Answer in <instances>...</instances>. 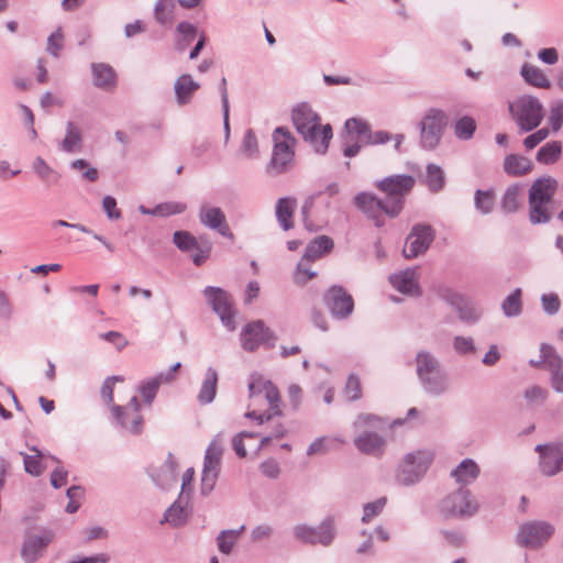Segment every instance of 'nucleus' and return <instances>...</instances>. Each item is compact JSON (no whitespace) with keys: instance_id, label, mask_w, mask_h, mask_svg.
<instances>
[{"instance_id":"nucleus-1","label":"nucleus","mask_w":563,"mask_h":563,"mask_svg":"<svg viewBox=\"0 0 563 563\" xmlns=\"http://www.w3.org/2000/svg\"><path fill=\"white\" fill-rule=\"evenodd\" d=\"M320 120L308 103H299L291 110V121L297 132L317 153L324 154L333 133L331 125H321Z\"/></svg>"},{"instance_id":"nucleus-2","label":"nucleus","mask_w":563,"mask_h":563,"mask_svg":"<svg viewBox=\"0 0 563 563\" xmlns=\"http://www.w3.org/2000/svg\"><path fill=\"white\" fill-rule=\"evenodd\" d=\"M384 424L380 417L372 413H361L356 417L353 422V443L358 452L374 457L384 455L387 441L379 433Z\"/></svg>"},{"instance_id":"nucleus-3","label":"nucleus","mask_w":563,"mask_h":563,"mask_svg":"<svg viewBox=\"0 0 563 563\" xmlns=\"http://www.w3.org/2000/svg\"><path fill=\"white\" fill-rule=\"evenodd\" d=\"M415 362L418 380L426 394L439 397L449 391V375L434 354L421 350L417 353Z\"/></svg>"},{"instance_id":"nucleus-4","label":"nucleus","mask_w":563,"mask_h":563,"mask_svg":"<svg viewBox=\"0 0 563 563\" xmlns=\"http://www.w3.org/2000/svg\"><path fill=\"white\" fill-rule=\"evenodd\" d=\"M249 393L252 401L251 406H256L264 400L268 406V409L264 412L250 410L245 413L246 418L257 421L258 424H263L264 422L282 415V410L279 408V391L271 380L265 379L258 374L252 375L249 384Z\"/></svg>"},{"instance_id":"nucleus-5","label":"nucleus","mask_w":563,"mask_h":563,"mask_svg":"<svg viewBox=\"0 0 563 563\" xmlns=\"http://www.w3.org/2000/svg\"><path fill=\"white\" fill-rule=\"evenodd\" d=\"M272 140L273 152L265 170L268 176L277 177L291 168L297 140L285 126H277L273 131Z\"/></svg>"},{"instance_id":"nucleus-6","label":"nucleus","mask_w":563,"mask_h":563,"mask_svg":"<svg viewBox=\"0 0 563 563\" xmlns=\"http://www.w3.org/2000/svg\"><path fill=\"white\" fill-rule=\"evenodd\" d=\"M511 120L521 133L536 130L545 117V109L539 98L521 95L508 103Z\"/></svg>"},{"instance_id":"nucleus-7","label":"nucleus","mask_w":563,"mask_h":563,"mask_svg":"<svg viewBox=\"0 0 563 563\" xmlns=\"http://www.w3.org/2000/svg\"><path fill=\"white\" fill-rule=\"evenodd\" d=\"M415 178L410 175L399 174L383 178L377 188L386 195V216L396 218L402 210L405 198L415 186Z\"/></svg>"},{"instance_id":"nucleus-8","label":"nucleus","mask_w":563,"mask_h":563,"mask_svg":"<svg viewBox=\"0 0 563 563\" xmlns=\"http://www.w3.org/2000/svg\"><path fill=\"white\" fill-rule=\"evenodd\" d=\"M222 454L223 444L221 441V434L219 433L208 445L203 457L200 485V493L203 496H208L216 487L217 479L221 470Z\"/></svg>"},{"instance_id":"nucleus-9","label":"nucleus","mask_w":563,"mask_h":563,"mask_svg":"<svg viewBox=\"0 0 563 563\" xmlns=\"http://www.w3.org/2000/svg\"><path fill=\"white\" fill-rule=\"evenodd\" d=\"M479 509V504L471 490L460 487L440 503V511L445 517L470 518Z\"/></svg>"},{"instance_id":"nucleus-10","label":"nucleus","mask_w":563,"mask_h":563,"mask_svg":"<svg viewBox=\"0 0 563 563\" xmlns=\"http://www.w3.org/2000/svg\"><path fill=\"white\" fill-rule=\"evenodd\" d=\"M432 462V454L428 451H416L404 456L397 472V482L404 486H411L420 482Z\"/></svg>"},{"instance_id":"nucleus-11","label":"nucleus","mask_w":563,"mask_h":563,"mask_svg":"<svg viewBox=\"0 0 563 563\" xmlns=\"http://www.w3.org/2000/svg\"><path fill=\"white\" fill-rule=\"evenodd\" d=\"M420 144L424 150L435 148L448 125L446 113L438 108H430L426 111L420 122Z\"/></svg>"},{"instance_id":"nucleus-12","label":"nucleus","mask_w":563,"mask_h":563,"mask_svg":"<svg viewBox=\"0 0 563 563\" xmlns=\"http://www.w3.org/2000/svg\"><path fill=\"white\" fill-rule=\"evenodd\" d=\"M294 536L303 543L328 547L335 537L334 518L327 517L318 527L297 525L294 527Z\"/></svg>"},{"instance_id":"nucleus-13","label":"nucleus","mask_w":563,"mask_h":563,"mask_svg":"<svg viewBox=\"0 0 563 563\" xmlns=\"http://www.w3.org/2000/svg\"><path fill=\"white\" fill-rule=\"evenodd\" d=\"M554 528L545 521H529L520 526L516 541L520 547L539 549L552 537Z\"/></svg>"},{"instance_id":"nucleus-14","label":"nucleus","mask_w":563,"mask_h":563,"mask_svg":"<svg viewBox=\"0 0 563 563\" xmlns=\"http://www.w3.org/2000/svg\"><path fill=\"white\" fill-rule=\"evenodd\" d=\"M435 232L430 224H415L406 238L402 254L406 258L412 260L423 255L432 244Z\"/></svg>"},{"instance_id":"nucleus-15","label":"nucleus","mask_w":563,"mask_h":563,"mask_svg":"<svg viewBox=\"0 0 563 563\" xmlns=\"http://www.w3.org/2000/svg\"><path fill=\"white\" fill-rule=\"evenodd\" d=\"M203 295L213 311L219 316L222 324L229 330L234 331L236 323L234 320V310L232 308L231 296L219 287L208 286L203 289Z\"/></svg>"},{"instance_id":"nucleus-16","label":"nucleus","mask_w":563,"mask_h":563,"mask_svg":"<svg viewBox=\"0 0 563 563\" xmlns=\"http://www.w3.org/2000/svg\"><path fill=\"white\" fill-rule=\"evenodd\" d=\"M344 128L346 135L344 137L343 155L345 157H354L365 146V140H367L371 125L363 119L351 118L345 121Z\"/></svg>"},{"instance_id":"nucleus-17","label":"nucleus","mask_w":563,"mask_h":563,"mask_svg":"<svg viewBox=\"0 0 563 563\" xmlns=\"http://www.w3.org/2000/svg\"><path fill=\"white\" fill-rule=\"evenodd\" d=\"M140 409L141 405L136 396H133L125 406L112 405L117 423L132 434H139L143 428V417Z\"/></svg>"},{"instance_id":"nucleus-18","label":"nucleus","mask_w":563,"mask_h":563,"mask_svg":"<svg viewBox=\"0 0 563 563\" xmlns=\"http://www.w3.org/2000/svg\"><path fill=\"white\" fill-rule=\"evenodd\" d=\"M539 470L544 476H555L563 472V442L538 444Z\"/></svg>"},{"instance_id":"nucleus-19","label":"nucleus","mask_w":563,"mask_h":563,"mask_svg":"<svg viewBox=\"0 0 563 563\" xmlns=\"http://www.w3.org/2000/svg\"><path fill=\"white\" fill-rule=\"evenodd\" d=\"M323 300L332 317L339 320L347 319L354 310L352 296L341 286L329 288Z\"/></svg>"},{"instance_id":"nucleus-20","label":"nucleus","mask_w":563,"mask_h":563,"mask_svg":"<svg viewBox=\"0 0 563 563\" xmlns=\"http://www.w3.org/2000/svg\"><path fill=\"white\" fill-rule=\"evenodd\" d=\"M198 219L205 228L213 230L224 238H233L221 208L203 203L199 208Z\"/></svg>"},{"instance_id":"nucleus-21","label":"nucleus","mask_w":563,"mask_h":563,"mask_svg":"<svg viewBox=\"0 0 563 563\" xmlns=\"http://www.w3.org/2000/svg\"><path fill=\"white\" fill-rule=\"evenodd\" d=\"M355 207L362 211L368 219L375 222L376 227L384 224V217L386 214V201L377 198L374 194L366 191L358 192L354 199Z\"/></svg>"},{"instance_id":"nucleus-22","label":"nucleus","mask_w":563,"mask_h":563,"mask_svg":"<svg viewBox=\"0 0 563 563\" xmlns=\"http://www.w3.org/2000/svg\"><path fill=\"white\" fill-rule=\"evenodd\" d=\"M53 538L54 534L49 530H43L41 534H26L21 548L22 560L25 563H35L43 556Z\"/></svg>"},{"instance_id":"nucleus-23","label":"nucleus","mask_w":563,"mask_h":563,"mask_svg":"<svg viewBox=\"0 0 563 563\" xmlns=\"http://www.w3.org/2000/svg\"><path fill=\"white\" fill-rule=\"evenodd\" d=\"M271 339H274L273 332L261 320L247 323L241 332L242 347L249 352L257 350Z\"/></svg>"},{"instance_id":"nucleus-24","label":"nucleus","mask_w":563,"mask_h":563,"mask_svg":"<svg viewBox=\"0 0 563 563\" xmlns=\"http://www.w3.org/2000/svg\"><path fill=\"white\" fill-rule=\"evenodd\" d=\"M543 361L550 372V384L554 391L563 394V358L549 344H542Z\"/></svg>"},{"instance_id":"nucleus-25","label":"nucleus","mask_w":563,"mask_h":563,"mask_svg":"<svg viewBox=\"0 0 563 563\" xmlns=\"http://www.w3.org/2000/svg\"><path fill=\"white\" fill-rule=\"evenodd\" d=\"M389 283L399 292L419 297L421 289L418 283V269L406 268L389 276Z\"/></svg>"},{"instance_id":"nucleus-26","label":"nucleus","mask_w":563,"mask_h":563,"mask_svg":"<svg viewBox=\"0 0 563 563\" xmlns=\"http://www.w3.org/2000/svg\"><path fill=\"white\" fill-rule=\"evenodd\" d=\"M559 184L558 180L551 176H543L536 179L530 189L528 200L536 202L551 203Z\"/></svg>"},{"instance_id":"nucleus-27","label":"nucleus","mask_w":563,"mask_h":563,"mask_svg":"<svg viewBox=\"0 0 563 563\" xmlns=\"http://www.w3.org/2000/svg\"><path fill=\"white\" fill-rule=\"evenodd\" d=\"M199 88L200 84L194 80L191 75L183 74L177 77L174 82L175 101L177 106L184 107L189 104Z\"/></svg>"},{"instance_id":"nucleus-28","label":"nucleus","mask_w":563,"mask_h":563,"mask_svg":"<svg viewBox=\"0 0 563 563\" xmlns=\"http://www.w3.org/2000/svg\"><path fill=\"white\" fill-rule=\"evenodd\" d=\"M153 481L163 489H169L177 484V461L173 454H168L161 468L153 473Z\"/></svg>"},{"instance_id":"nucleus-29","label":"nucleus","mask_w":563,"mask_h":563,"mask_svg":"<svg viewBox=\"0 0 563 563\" xmlns=\"http://www.w3.org/2000/svg\"><path fill=\"white\" fill-rule=\"evenodd\" d=\"M481 474L478 464L473 459H464L451 471V477L461 487L474 483Z\"/></svg>"},{"instance_id":"nucleus-30","label":"nucleus","mask_w":563,"mask_h":563,"mask_svg":"<svg viewBox=\"0 0 563 563\" xmlns=\"http://www.w3.org/2000/svg\"><path fill=\"white\" fill-rule=\"evenodd\" d=\"M92 82L97 88L109 90L117 84V74L114 69L106 63H92Z\"/></svg>"},{"instance_id":"nucleus-31","label":"nucleus","mask_w":563,"mask_h":563,"mask_svg":"<svg viewBox=\"0 0 563 563\" xmlns=\"http://www.w3.org/2000/svg\"><path fill=\"white\" fill-rule=\"evenodd\" d=\"M297 206V200L291 197L279 198L275 207L277 222L284 231L294 228L292 216Z\"/></svg>"},{"instance_id":"nucleus-32","label":"nucleus","mask_w":563,"mask_h":563,"mask_svg":"<svg viewBox=\"0 0 563 563\" xmlns=\"http://www.w3.org/2000/svg\"><path fill=\"white\" fill-rule=\"evenodd\" d=\"M218 387V372L213 367H208L203 379L201 382V386L197 396V400L200 405H209L211 404L217 395Z\"/></svg>"},{"instance_id":"nucleus-33","label":"nucleus","mask_w":563,"mask_h":563,"mask_svg":"<svg viewBox=\"0 0 563 563\" xmlns=\"http://www.w3.org/2000/svg\"><path fill=\"white\" fill-rule=\"evenodd\" d=\"M59 148L66 153H77L82 148V133L78 124L73 121L66 123V134L59 144Z\"/></svg>"},{"instance_id":"nucleus-34","label":"nucleus","mask_w":563,"mask_h":563,"mask_svg":"<svg viewBox=\"0 0 563 563\" xmlns=\"http://www.w3.org/2000/svg\"><path fill=\"white\" fill-rule=\"evenodd\" d=\"M523 186L520 184L510 185L500 201L501 210L505 213H515L521 207Z\"/></svg>"},{"instance_id":"nucleus-35","label":"nucleus","mask_w":563,"mask_h":563,"mask_svg":"<svg viewBox=\"0 0 563 563\" xmlns=\"http://www.w3.org/2000/svg\"><path fill=\"white\" fill-rule=\"evenodd\" d=\"M520 75L530 86L542 89H549L551 87V82L544 71L534 65L528 63L523 64L520 69Z\"/></svg>"},{"instance_id":"nucleus-36","label":"nucleus","mask_w":563,"mask_h":563,"mask_svg":"<svg viewBox=\"0 0 563 563\" xmlns=\"http://www.w3.org/2000/svg\"><path fill=\"white\" fill-rule=\"evenodd\" d=\"M532 168L529 158L516 154H509L504 159V170L510 176H522L528 174Z\"/></svg>"},{"instance_id":"nucleus-37","label":"nucleus","mask_w":563,"mask_h":563,"mask_svg":"<svg viewBox=\"0 0 563 563\" xmlns=\"http://www.w3.org/2000/svg\"><path fill=\"white\" fill-rule=\"evenodd\" d=\"M169 376H159L156 374L153 377L144 379L137 387L139 393L143 397V400L151 405L156 397V394L163 384H168Z\"/></svg>"},{"instance_id":"nucleus-38","label":"nucleus","mask_w":563,"mask_h":563,"mask_svg":"<svg viewBox=\"0 0 563 563\" xmlns=\"http://www.w3.org/2000/svg\"><path fill=\"white\" fill-rule=\"evenodd\" d=\"M333 240L327 235H320L311 241L305 251L303 260H317L333 249Z\"/></svg>"},{"instance_id":"nucleus-39","label":"nucleus","mask_w":563,"mask_h":563,"mask_svg":"<svg viewBox=\"0 0 563 563\" xmlns=\"http://www.w3.org/2000/svg\"><path fill=\"white\" fill-rule=\"evenodd\" d=\"M529 206V221L533 225L547 224L553 218V212L550 209V203L536 202L528 200Z\"/></svg>"},{"instance_id":"nucleus-40","label":"nucleus","mask_w":563,"mask_h":563,"mask_svg":"<svg viewBox=\"0 0 563 563\" xmlns=\"http://www.w3.org/2000/svg\"><path fill=\"white\" fill-rule=\"evenodd\" d=\"M454 309L460 320L467 323H476L483 316V310L466 296Z\"/></svg>"},{"instance_id":"nucleus-41","label":"nucleus","mask_w":563,"mask_h":563,"mask_svg":"<svg viewBox=\"0 0 563 563\" xmlns=\"http://www.w3.org/2000/svg\"><path fill=\"white\" fill-rule=\"evenodd\" d=\"M175 0H156L154 19L159 25H170L174 22Z\"/></svg>"},{"instance_id":"nucleus-42","label":"nucleus","mask_w":563,"mask_h":563,"mask_svg":"<svg viewBox=\"0 0 563 563\" xmlns=\"http://www.w3.org/2000/svg\"><path fill=\"white\" fill-rule=\"evenodd\" d=\"M562 154V143L551 141L541 146L536 155V159L544 165H551L558 162Z\"/></svg>"},{"instance_id":"nucleus-43","label":"nucleus","mask_w":563,"mask_h":563,"mask_svg":"<svg viewBox=\"0 0 563 563\" xmlns=\"http://www.w3.org/2000/svg\"><path fill=\"white\" fill-rule=\"evenodd\" d=\"M244 529L241 526L239 529L222 530L217 537L218 550L222 554H230Z\"/></svg>"},{"instance_id":"nucleus-44","label":"nucleus","mask_w":563,"mask_h":563,"mask_svg":"<svg viewBox=\"0 0 563 563\" xmlns=\"http://www.w3.org/2000/svg\"><path fill=\"white\" fill-rule=\"evenodd\" d=\"M31 451L34 454L30 455L20 452V455L23 457L24 471L32 476H40L46 467L42 463L45 455L37 448H32Z\"/></svg>"},{"instance_id":"nucleus-45","label":"nucleus","mask_w":563,"mask_h":563,"mask_svg":"<svg viewBox=\"0 0 563 563\" xmlns=\"http://www.w3.org/2000/svg\"><path fill=\"white\" fill-rule=\"evenodd\" d=\"M188 520V512L179 501L173 503L165 511L163 522H167L174 528L183 527Z\"/></svg>"},{"instance_id":"nucleus-46","label":"nucleus","mask_w":563,"mask_h":563,"mask_svg":"<svg viewBox=\"0 0 563 563\" xmlns=\"http://www.w3.org/2000/svg\"><path fill=\"white\" fill-rule=\"evenodd\" d=\"M52 227L53 228L63 227V228L76 229V230H78V231H80V232H82L85 234L91 235L95 240L100 242L109 252H114L115 251L114 245L109 240H107L103 235L93 232L91 229H89L88 227H86L84 224L70 223V222H67L65 220H55L52 223Z\"/></svg>"},{"instance_id":"nucleus-47","label":"nucleus","mask_w":563,"mask_h":563,"mask_svg":"<svg viewBox=\"0 0 563 563\" xmlns=\"http://www.w3.org/2000/svg\"><path fill=\"white\" fill-rule=\"evenodd\" d=\"M501 310L507 318L518 317L522 312L520 288H516L512 294L504 299Z\"/></svg>"},{"instance_id":"nucleus-48","label":"nucleus","mask_w":563,"mask_h":563,"mask_svg":"<svg viewBox=\"0 0 563 563\" xmlns=\"http://www.w3.org/2000/svg\"><path fill=\"white\" fill-rule=\"evenodd\" d=\"M241 153L247 159H256L260 156V145L255 132L247 129L241 143Z\"/></svg>"},{"instance_id":"nucleus-49","label":"nucleus","mask_w":563,"mask_h":563,"mask_svg":"<svg viewBox=\"0 0 563 563\" xmlns=\"http://www.w3.org/2000/svg\"><path fill=\"white\" fill-rule=\"evenodd\" d=\"M522 396L528 406H542L549 397V390L539 385H531L523 390Z\"/></svg>"},{"instance_id":"nucleus-50","label":"nucleus","mask_w":563,"mask_h":563,"mask_svg":"<svg viewBox=\"0 0 563 563\" xmlns=\"http://www.w3.org/2000/svg\"><path fill=\"white\" fill-rule=\"evenodd\" d=\"M427 184L431 191L438 192L443 189L445 177L442 168L435 164L427 165Z\"/></svg>"},{"instance_id":"nucleus-51","label":"nucleus","mask_w":563,"mask_h":563,"mask_svg":"<svg viewBox=\"0 0 563 563\" xmlns=\"http://www.w3.org/2000/svg\"><path fill=\"white\" fill-rule=\"evenodd\" d=\"M476 130V122L472 117L464 115L454 123V134L459 140H471Z\"/></svg>"},{"instance_id":"nucleus-52","label":"nucleus","mask_w":563,"mask_h":563,"mask_svg":"<svg viewBox=\"0 0 563 563\" xmlns=\"http://www.w3.org/2000/svg\"><path fill=\"white\" fill-rule=\"evenodd\" d=\"M32 168L43 181L52 180L53 183H56L59 178V174L55 172L41 156H37L34 159Z\"/></svg>"},{"instance_id":"nucleus-53","label":"nucleus","mask_w":563,"mask_h":563,"mask_svg":"<svg viewBox=\"0 0 563 563\" xmlns=\"http://www.w3.org/2000/svg\"><path fill=\"white\" fill-rule=\"evenodd\" d=\"M475 208L482 213V214H488L494 209V194L490 190H481L477 189L475 191L474 197Z\"/></svg>"},{"instance_id":"nucleus-54","label":"nucleus","mask_w":563,"mask_h":563,"mask_svg":"<svg viewBox=\"0 0 563 563\" xmlns=\"http://www.w3.org/2000/svg\"><path fill=\"white\" fill-rule=\"evenodd\" d=\"M173 242L181 252L198 247V240L188 231H176L173 234Z\"/></svg>"},{"instance_id":"nucleus-55","label":"nucleus","mask_w":563,"mask_h":563,"mask_svg":"<svg viewBox=\"0 0 563 563\" xmlns=\"http://www.w3.org/2000/svg\"><path fill=\"white\" fill-rule=\"evenodd\" d=\"M437 296L451 307L455 308L465 298V296L446 285H440L435 288Z\"/></svg>"},{"instance_id":"nucleus-56","label":"nucleus","mask_w":563,"mask_h":563,"mask_svg":"<svg viewBox=\"0 0 563 563\" xmlns=\"http://www.w3.org/2000/svg\"><path fill=\"white\" fill-rule=\"evenodd\" d=\"M187 205L180 201H166L154 207L157 217H169L186 211Z\"/></svg>"},{"instance_id":"nucleus-57","label":"nucleus","mask_w":563,"mask_h":563,"mask_svg":"<svg viewBox=\"0 0 563 563\" xmlns=\"http://www.w3.org/2000/svg\"><path fill=\"white\" fill-rule=\"evenodd\" d=\"M70 168L74 170L81 172L84 179L88 181H96L99 178L97 168L92 167L86 159L78 158L70 163Z\"/></svg>"},{"instance_id":"nucleus-58","label":"nucleus","mask_w":563,"mask_h":563,"mask_svg":"<svg viewBox=\"0 0 563 563\" xmlns=\"http://www.w3.org/2000/svg\"><path fill=\"white\" fill-rule=\"evenodd\" d=\"M387 503L386 497H380L375 501L367 503L363 506L362 521L364 523L369 522L374 517L378 516Z\"/></svg>"},{"instance_id":"nucleus-59","label":"nucleus","mask_w":563,"mask_h":563,"mask_svg":"<svg viewBox=\"0 0 563 563\" xmlns=\"http://www.w3.org/2000/svg\"><path fill=\"white\" fill-rule=\"evenodd\" d=\"M549 124L553 133H558L563 126V101H558L551 106Z\"/></svg>"},{"instance_id":"nucleus-60","label":"nucleus","mask_w":563,"mask_h":563,"mask_svg":"<svg viewBox=\"0 0 563 563\" xmlns=\"http://www.w3.org/2000/svg\"><path fill=\"white\" fill-rule=\"evenodd\" d=\"M64 47V34L62 27H57L47 38L46 51L54 57H58Z\"/></svg>"},{"instance_id":"nucleus-61","label":"nucleus","mask_w":563,"mask_h":563,"mask_svg":"<svg viewBox=\"0 0 563 563\" xmlns=\"http://www.w3.org/2000/svg\"><path fill=\"white\" fill-rule=\"evenodd\" d=\"M453 349L460 355L474 354L476 347L471 336L456 335L453 339Z\"/></svg>"},{"instance_id":"nucleus-62","label":"nucleus","mask_w":563,"mask_h":563,"mask_svg":"<svg viewBox=\"0 0 563 563\" xmlns=\"http://www.w3.org/2000/svg\"><path fill=\"white\" fill-rule=\"evenodd\" d=\"M311 260H303V257L298 262L295 271V283L298 285H305L308 280L312 279L317 273L311 271L307 266V262Z\"/></svg>"},{"instance_id":"nucleus-63","label":"nucleus","mask_w":563,"mask_h":563,"mask_svg":"<svg viewBox=\"0 0 563 563\" xmlns=\"http://www.w3.org/2000/svg\"><path fill=\"white\" fill-rule=\"evenodd\" d=\"M541 305L543 311L553 316L556 314L561 308V301L556 294H543L541 296Z\"/></svg>"},{"instance_id":"nucleus-64","label":"nucleus","mask_w":563,"mask_h":563,"mask_svg":"<svg viewBox=\"0 0 563 563\" xmlns=\"http://www.w3.org/2000/svg\"><path fill=\"white\" fill-rule=\"evenodd\" d=\"M344 391H345L347 399L351 401H354V400H357L361 398L362 387H361L360 378L356 375L351 374L347 377Z\"/></svg>"}]
</instances>
